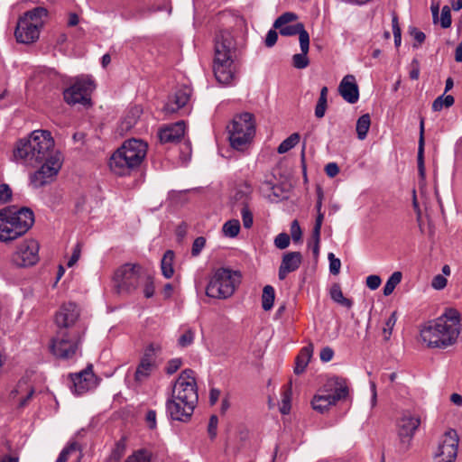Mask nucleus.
Returning a JSON list of instances; mask_svg holds the SVG:
<instances>
[{"label":"nucleus","mask_w":462,"mask_h":462,"mask_svg":"<svg viewBox=\"0 0 462 462\" xmlns=\"http://www.w3.org/2000/svg\"><path fill=\"white\" fill-rule=\"evenodd\" d=\"M14 156L23 163L41 168L30 176L31 185L39 189L52 181L62 166L61 153L55 150L50 131L35 130L27 138L21 139L14 151Z\"/></svg>","instance_id":"obj_1"},{"label":"nucleus","mask_w":462,"mask_h":462,"mask_svg":"<svg viewBox=\"0 0 462 462\" xmlns=\"http://www.w3.org/2000/svg\"><path fill=\"white\" fill-rule=\"evenodd\" d=\"M420 336L430 347L446 348L452 346L458 337H462L460 313L456 309H447L420 331Z\"/></svg>","instance_id":"obj_2"},{"label":"nucleus","mask_w":462,"mask_h":462,"mask_svg":"<svg viewBox=\"0 0 462 462\" xmlns=\"http://www.w3.org/2000/svg\"><path fill=\"white\" fill-rule=\"evenodd\" d=\"M236 51V43L231 32L219 31L215 38L212 67L215 78L220 84L228 85L234 79Z\"/></svg>","instance_id":"obj_3"},{"label":"nucleus","mask_w":462,"mask_h":462,"mask_svg":"<svg viewBox=\"0 0 462 462\" xmlns=\"http://www.w3.org/2000/svg\"><path fill=\"white\" fill-rule=\"evenodd\" d=\"M34 223L29 208L6 207L0 209V241L10 242L26 234Z\"/></svg>","instance_id":"obj_4"},{"label":"nucleus","mask_w":462,"mask_h":462,"mask_svg":"<svg viewBox=\"0 0 462 462\" xmlns=\"http://www.w3.org/2000/svg\"><path fill=\"white\" fill-rule=\"evenodd\" d=\"M241 282V273L228 268L217 269L209 279L206 294L209 298L225 300L231 297Z\"/></svg>","instance_id":"obj_5"},{"label":"nucleus","mask_w":462,"mask_h":462,"mask_svg":"<svg viewBox=\"0 0 462 462\" xmlns=\"http://www.w3.org/2000/svg\"><path fill=\"white\" fill-rule=\"evenodd\" d=\"M87 328H75L68 331H56L51 339V351L60 359H70L79 350Z\"/></svg>","instance_id":"obj_6"},{"label":"nucleus","mask_w":462,"mask_h":462,"mask_svg":"<svg viewBox=\"0 0 462 462\" xmlns=\"http://www.w3.org/2000/svg\"><path fill=\"white\" fill-rule=\"evenodd\" d=\"M228 132L231 146L236 150H244L255 134L254 115L244 112L235 116Z\"/></svg>","instance_id":"obj_7"},{"label":"nucleus","mask_w":462,"mask_h":462,"mask_svg":"<svg viewBox=\"0 0 462 462\" xmlns=\"http://www.w3.org/2000/svg\"><path fill=\"white\" fill-rule=\"evenodd\" d=\"M94 89L95 84L90 78L77 79L73 84L63 90V99L70 106L79 105L88 108L92 106L91 94Z\"/></svg>","instance_id":"obj_8"},{"label":"nucleus","mask_w":462,"mask_h":462,"mask_svg":"<svg viewBox=\"0 0 462 462\" xmlns=\"http://www.w3.org/2000/svg\"><path fill=\"white\" fill-rule=\"evenodd\" d=\"M144 273L139 264L125 263L119 267L114 275V282L118 293H130L135 291Z\"/></svg>","instance_id":"obj_9"},{"label":"nucleus","mask_w":462,"mask_h":462,"mask_svg":"<svg viewBox=\"0 0 462 462\" xmlns=\"http://www.w3.org/2000/svg\"><path fill=\"white\" fill-rule=\"evenodd\" d=\"M171 395L180 402L196 407L199 395L193 370L185 369L180 374L173 385Z\"/></svg>","instance_id":"obj_10"},{"label":"nucleus","mask_w":462,"mask_h":462,"mask_svg":"<svg viewBox=\"0 0 462 462\" xmlns=\"http://www.w3.org/2000/svg\"><path fill=\"white\" fill-rule=\"evenodd\" d=\"M420 424L419 413L405 411L397 420V435L399 439L398 449L400 452H406L410 447L416 430Z\"/></svg>","instance_id":"obj_11"},{"label":"nucleus","mask_w":462,"mask_h":462,"mask_svg":"<svg viewBox=\"0 0 462 462\" xmlns=\"http://www.w3.org/2000/svg\"><path fill=\"white\" fill-rule=\"evenodd\" d=\"M328 385L333 390L332 393L316 394L311 402L315 411L325 412L339 400L345 399L348 394V387L343 378L334 377L328 381Z\"/></svg>","instance_id":"obj_12"},{"label":"nucleus","mask_w":462,"mask_h":462,"mask_svg":"<svg viewBox=\"0 0 462 462\" xmlns=\"http://www.w3.org/2000/svg\"><path fill=\"white\" fill-rule=\"evenodd\" d=\"M39 244L34 239L23 240L11 256V262L19 268L30 267L39 262Z\"/></svg>","instance_id":"obj_13"},{"label":"nucleus","mask_w":462,"mask_h":462,"mask_svg":"<svg viewBox=\"0 0 462 462\" xmlns=\"http://www.w3.org/2000/svg\"><path fill=\"white\" fill-rule=\"evenodd\" d=\"M80 310L74 302H67L60 306L55 316V324L57 331H68L75 328H86L79 319Z\"/></svg>","instance_id":"obj_14"},{"label":"nucleus","mask_w":462,"mask_h":462,"mask_svg":"<svg viewBox=\"0 0 462 462\" xmlns=\"http://www.w3.org/2000/svg\"><path fill=\"white\" fill-rule=\"evenodd\" d=\"M71 392L81 395L97 386V378L93 373L92 365H88L82 371L69 374Z\"/></svg>","instance_id":"obj_15"},{"label":"nucleus","mask_w":462,"mask_h":462,"mask_svg":"<svg viewBox=\"0 0 462 462\" xmlns=\"http://www.w3.org/2000/svg\"><path fill=\"white\" fill-rule=\"evenodd\" d=\"M162 347L159 344L151 343L144 350L143 356L136 368L134 379L142 383L147 379L154 367V356L161 352Z\"/></svg>","instance_id":"obj_16"},{"label":"nucleus","mask_w":462,"mask_h":462,"mask_svg":"<svg viewBox=\"0 0 462 462\" xmlns=\"http://www.w3.org/2000/svg\"><path fill=\"white\" fill-rule=\"evenodd\" d=\"M195 407L192 405L180 402L171 395L166 402V411L171 420L182 422L188 421L194 411Z\"/></svg>","instance_id":"obj_17"},{"label":"nucleus","mask_w":462,"mask_h":462,"mask_svg":"<svg viewBox=\"0 0 462 462\" xmlns=\"http://www.w3.org/2000/svg\"><path fill=\"white\" fill-rule=\"evenodd\" d=\"M109 167L118 176L129 175L138 168L135 162L119 148L110 157Z\"/></svg>","instance_id":"obj_18"},{"label":"nucleus","mask_w":462,"mask_h":462,"mask_svg":"<svg viewBox=\"0 0 462 462\" xmlns=\"http://www.w3.org/2000/svg\"><path fill=\"white\" fill-rule=\"evenodd\" d=\"M14 35L18 42L25 44L34 42L40 35L38 23L29 21L28 18H19Z\"/></svg>","instance_id":"obj_19"},{"label":"nucleus","mask_w":462,"mask_h":462,"mask_svg":"<svg viewBox=\"0 0 462 462\" xmlns=\"http://www.w3.org/2000/svg\"><path fill=\"white\" fill-rule=\"evenodd\" d=\"M457 446L458 436L457 431L454 430H448L444 433L435 457L456 459L457 454Z\"/></svg>","instance_id":"obj_20"},{"label":"nucleus","mask_w":462,"mask_h":462,"mask_svg":"<svg viewBox=\"0 0 462 462\" xmlns=\"http://www.w3.org/2000/svg\"><path fill=\"white\" fill-rule=\"evenodd\" d=\"M147 143L141 139H129L119 147L139 167L147 153Z\"/></svg>","instance_id":"obj_21"},{"label":"nucleus","mask_w":462,"mask_h":462,"mask_svg":"<svg viewBox=\"0 0 462 462\" xmlns=\"http://www.w3.org/2000/svg\"><path fill=\"white\" fill-rule=\"evenodd\" d=\"M338 92L345 101L349 104L356 103L359 99V89L355 76H345L338 86Z\"/></svg>","instance_id":"obj_22"},{"label":"nucleus","mask_w":462,"mask_h":462,"mask_svg":"<svg viewBox=\"0 0 462 462\" xmlns=\"http://www.w3.org/2000/svg\"><path fill=\"white\" fill-rule=\"evenodd\" d=\"M191 90L189 87L183 86L178 88L169 102L164 105L162 110L166 114H172L182 108L189 102Z\"/></svg>","instance_id":"obj_23"},{"label":"nucleus","mask_w":462,"mask_h":462,"mask_svg":"<svg viewBox=\"0 0 462 462\" xmlns=\"http://www.w3.org/2000/svg\"><path fill=\"white\" fill-rule=\"evenodd\" d=\"M301 261L302 256L300 252H290L284 254L279 268V279L284 280L289 273L296 271L300 267Z\"/></svg>","instance_id":"obj_24"},{"label":"nucleus","mask_w":462,"mask_h":462,"mask_svg":"<svg viewBox=\"0 0 462 462\" xmlns=\"http://www.w3.org/2000/svg\"><path fill=\"white\" fill-rule=\"evenodd\" d=\"M185 133V124L183 121L162 128L158 136L162 143L179 142Z\"/></svg>","instance_id":"obj_25"},{"label":"nucleus","mask_w":462,"mask_h":462,"mask_svg":"<svg viewBox=\"0 0 462 462\" xmlns=\"http://www.w3.org/2000/svg\"><path fill=\"white\" fill-rule=\"evenodd\" d=\"M23 394L18 400V408L23 409L26 407L34 394V389L26 385L25 382H19L17 387L14 389L10 395L13 399L16 396Z\"/></svg>","instance_id":"obj_26"},{"label":"nucleus","mask_w":462,"mask_h":462,"mask_svg":"<svg viewBox=\"0 0 462 462\" xmlns=\"http://www.w3.org/2000/svg\"><path fill=\"white\" fill-rule=\"evenodd\" d=\"M300 47L301 52L292 56V64L296 69H302L307 68L310 64V60L307 56L310 49V40H305L302 36Z\"/></svg>","instance_id":"obj_27"},{"label":"nucleus","mask_w":462,"mask_h":462,"mask_svg":"<svg viewBox=\"0 0 462 462\" xmlns=\"http://www.w3.org/2000/svg\"><path fill=\"white\" fill-rule=\"evenodd\" d=\"M313 352L312 345H309L304 346L298 356L296 357L294 373L296 374H300L304 372L306 366L308 365Z\"/></svg>","instance_id":"obj_28"},{"label":"nucleus","mask_w":462,"mask_h":462,"mask_svg":"<svg viewBox=\"0 0 462 462\" xmlns=\"http://www.w3.org/2000/svg\"><path fill=\"white\" fill-rule=\"evenodd\" d=\"M280 33L283 36H292L299 34V41L301 42L302 36L305 40H310L309 32L305 30L303 23H297L295 24H286L279 27Z\"/></svg>","instance_id":"obj_29"},{"label":"nucleus","mask_w":462,"mask_h":462,"mask_svg":"<svg viewBox=\"0 0 462 462\" xmlns=\"http://www.w3.org/2000/svg\"><path fill=\"white\" fill-rule=\"evenodd\" d=\"M174 253L171 250H167L161 261L162 273L166 279H170L174 274L173 269Z\"/></svg>","instance_id":"obj_30"},{"label":"nucleus","mask_w":462,"mask_h":462,"mask_svg":"<svg viewBox=\"0 0 462 462\" xmlns=\"http://www.w3.org/2000/svg\"><path fill=\"white\" fill-rule=\"evenodd\" d=\"M424 121L421 120L420 124V139H419V146H418V154H417V162H418V170L420 175L421 177L424 176Z\"/></svg>","instance_id":"obj_31"},{"label":"nucleus","mask_w":462,"mask_h":462,"mask_svg":"<svg viewBox=\"0 0 462 462\" xmlns=\"http://www.w3.org/2000/svg\"><path fill=\"white\" fill-rule=\"evenodd\" d=\"M371 125V118L369 114L361 116L356 122V134L359 140H365Z\"/></svg>","instance_id":"obj_32"},{"label":"nucleus","mask_w":462,"mask_h":462,"mask_svg":"<svg viewBox=\"0 0 462 462\" xmlns=\"http://www.w3.org/2000/svg\"><path fill=\"white\" fill-rule=\"evenodd\" d=\"M275 291L273 286L265 285L262 295V307L264 310H270L274 302Z\"/></svg>","instance_id":"obj_33"},{"label":"nucleus","mask_w":462,"mask_h":462,"mask_svg":"<svg viewBox=\"0 0 462 462\" xmlns=\"http://www.w3.org/2000/svg\"><path fill=\"white\" fill-rule=\"evenodd\" d=\"M126 448L125 438L120 439L115 445L110 456L106 462H119L122 457L125 455Z\"/></svg>","instance_id":"obj_34"},{"label":"nucleus","mask_w":462,"mask_h":462,"mask_svg":"<svg viewBox=\"0 0 462 462\" xmlns=\"http://www.w3.org/2000/svg\"><path fill=\"white\" fill-rule=\"evenodd\" d=\"M300 141V134L298 133L291 134L288 138L283 140L277 148L280 154L285 153L292 149Z\"/></svg>","instance_id":"obj_35"},{"label":"nucleus","mask_w":462,"mask_h":462,"mask_svg":"<svg viewBox=\"0 0 462 462\" xmlns=\"http://www.w3.org/2000/svg\"><path fill=\"white\" fill-rule=\"evenodd\" d=\"M402 278V274L401 272H394L387 280L384 287H383V295L389 296L391 295L396 286L401 282Z\"/></svg>","instance_id":"obj_36"},{"label":"nucleus","mask_w":462,"mask_h":462,"mask_svg":"<svg viewBox=\"0 0 462 462\" xmlns=\"http://www.w3.org/2000/svg\"><path fill=\"white\" fill-rule=\"evenodd\" d=\"M47 15V10L43 7H36L30 11H27L21 18H28L29 21L38 23V26L42 24V18Z\"/></svg>","instance_id":"obj_37"},{"label":"nucleus","mask_w":462,"mask_h":462,"mask_svg":"<svg viewBox=\"0 0 462 462\" xmlns=\"http://www.w3.org/2000/svg\"><path fill=\"white\" fill-rule=\"evenodd\" d=\"M77 451H79V445L76 441L69 442L60 453L56 462H67L69 459V457L76 453Z\"/></svg>","instance_id":"obj_38"},{"label":"nucleus","mask_w":462,"mask_h":462,"mask_svg":"<svg viewBox=\"0 0 462 462\" xmlns=\"http://www.w3.org/2000/svg\"><path fill=\"white\" fill-rule=\"evenodd\" d=\"M240 231V223L237 219L226 221L223 226V232L226 236L236 237Z\"/></svg>","instance_id":"obj_39"},{"label":"nucleus","mask_w":462,"mask_h":462,"mask_svg":"<svg viewBox=\"0 0 462 462\" xmlns=\"http://www.w3.org/2000/svg\"><path fill=\"white\" fill-rule=\"evenodd\" d=\"M125 462H151V453L146 449H139L129 456Z\"/></svg>","instance_id":"obj_40"},{"label":"nucleus","mask_w":462,"mask_h":462,"mask_svg":"<svg viewBox=\"0 0 462 462\" xmlns=\"http://www.w3.org/2000/svg\"><path fill=\"white\" fill-rule=\"evenodd\" d=\"M392 27H393V38H394V44L396 47H399L402 42V31H401V27L399 25L398 16L395 13H393V15H392Z\"/></svg>","instance_id":"obj_41"},{"label":"nucleus","mask_w":462,"mask_h":462,"mask_svg":"<svg viewBox=\"0 0 462 462\" xmlns=\"http://www.w3.org/2000/svg\"><path fill=\"white\" fill-rule=\"evenodd\" d=\"M143 280H144V287H143L144 297L147 299L152 298L155 292L153 278L149 274H144L143 277Z\"/></svg>","instance_id":"obj_42"},{"label":"nucleus","mask_w":462,"mask_h":462,"mask_svg":"<svg viewBox=\"0 0 462 462\" xmlns=\"http://www.w3.org/2000/svg\"><path fill=\"white\" fill-rule=\"evenodd\" d=\"M297 19V15L293 13H284L282 14L281 16H279L274 23H273V27L274 28H279V27H282L283 25H286L293 21H295Z\"/></svg>","instance_id":"obj_43"},{"label":"nucleus","mask_w":462,"mask_h":462,"mask_svg":"<svg viewBox=\"0 0 462 462\" xmlns=\"http://www.w3.org/2000/svg\"><path fill=\"white\" fill-rule=\"evenodd\" d=\"M241 217L244 227L251 228L254 223V217L248 206H243V208H241Z\"/></svg>","instance_id":"obj_44"},{"label":"nucleus","mask_w":462,"mask_h":462,"mask_svg":"<svg viewBox=\"0 0 462 462\" xmlns=\"http://www.w3.org/2000/svg\"><path fill=\"white\" fill-rule=\"evenodd\" d=\"M451 11L448 5H444L441 10L440 25L442 28L447 29L451 25Z\"/></svg>","instance_id":"obj_45"},{"label":"nucleus","mask_w":462,"mask_h":462,"mask_svg":"<svg viewBox=\"0 0 462 462\" xmlns=\"http://www.w3.org/2000/svg\"><path fill=\"white\" fill-rule=\"evenodd\" d=\"M194 341V332L191 329L186 330L178 339V345L181 347L190 346Z\"/></svg>","instance_id":"obj_46"},{"label":"nucleus","mask_w":462,"mask_h":462,"mask_svg":"<svg viewBox=\"0 0 462 462\" xmlns=\"http://www.w3.org/2000/svg\"><path fill=\"white\" fill-rule=\"evenodd\" d=\"M329 261V272L330 273L337 275L340 272L341 262L335 256L333 253H329L328 255Z\"/></svg>","instance_id":"obj_47"},{"label":"nucleus","mask_w":462,"mask_h":462,"mask_svg":"<svg viewBox=\"0 0 462 462\" xmlns=\"http://www.w3.org/2000/svg\"><path fill=\"white\" fill-rule=\"evenodd\" d=\"M12 195L13 192L8 184H0V203L5 204L9 202L12 199Z\"/></svg>","instance_id":"obj_48"},{"label":"nucleus","mask_w":462,"mask_h":462,"mask_svg":"<svg viewBox=\"0 0 462 462\" xmlns=\"http://www.w3.org/2000/svg\"><path fill=\"white\" fill-rule=\"evenodd\" d=\"M182 365V360L180 358H173L168 361L165 366V372L167 374H173Z\"/></svg>","instance_id":"obj_49"},{"label":"nucleus","mask_w":462,"mask_h":462,"mask_svg":"<svg viewBox=\"0 0 462 462\" xmlns=\"http://www.w3.org/2000/svg\"><path fill=\"white\" fill-rule=\"evenodd\" d=\"M290 245V236L286 233L279 234L274 239V245L279 249H285Z\"/></svg>","instance_id":"obj_50"},{"label":"nucleus","mask_w":462,"mask_h":462,"mask_svg":"<svg viewBox=\"0 0 462 462\" xmlns=\"http://www.w3.org/2000/svg\"><path fill=\"white\" fill-rule=\"evenodd\" d=\"M205 245L206 239L203 236L197 237L192 244L191 254L193 256H198L204 248Z\"/></svg>","instance_id":"obj_51"},{"label":"nucleus","mask_w":462,"mask_h":462,"mask_svg":"<svg viewBox=\"0 0 462 462\" xmlns=\"http://www.w3.org/2000/svg\"><path fill=\"white\" fill-rule=\"evenodd\" d=\"M218 424V419L217 415H211L208 421V432L210 439H215L217 436V429Z\"/></svg>","instance_id":"obj_52"},{"label":"nucleus","mask_w":462,"mask_h":462,"mask_svg":"<svg viewBox=\"0 0 462 462\" xmlns=\"http://www.w3.org/2000/svg\"><path fill=\"white\" fill-rule=\"evenodd\" d=\"M291 410V389H288L284 392L282 397V405L280 408V411L282 414H288Z\"/></svg>","instance_id":"obj_53"},{"label":"nucleus","mask_w":462,"mask_h":462,"mask_svg":"<svg viewBox=\"0 0 462 462\" xmlns=\"http://www.w3.org/2000/svg\"><path fill=\"white\" fill-rule=\"evenodd\" d=\"M330 297L337 303H339L344 299L342 290L338 284H334L331 287Z\"/></svg>","instance_id":"obj_54"},{"label":"nucleus","mask_w":462,"mask_h":462,"mask_svg":"<svg viewBox=\"0 0 462 462\" xmlns=\"http://www.w3.org/2000/svg\"><path fill=\"white\" fill-rule=\"evenodd\" d=\"M301 229L297 220H293L291 225V236L293 241H299L301 238Z\"/></svg>","instance_id":"obj_55"},{"label":"nucleus","mask_w":462,"mask_h":462,"mask_svg":"<svg viewBox=\"0 0 462 462\" xmlns=\"http://www.w3.org/2000/svg\"><path fill=\"white\" fill-rule=\"evenodd\" d=\"M381 282H382V280H381L380 276L375 275V274L369 275L366 278V286L370 290H373V291L376 290L380 286Z\"/></svg>","instance_id":"obj_56"},{"label":"nucleus","mask_w":462,"mask_h":462,"mask_svg":"<svg viewBox=\"0 0 462 462\" xmlns=\"http://www.w3.org/2000/svg\"><path fill=\"white\" fill-rule=\"evenodd\" d=\"M277 40H278V33L276 32L275 30H269L267 34H266V37H265V45L266 47H273L276 42H277Z\"/></svg>","instance_id":"obj_57"},{"label":"nucleus","mask_w":462,"mask_h":462,"mask_svg":"<svg viewBox=\"0 0 462 462\" xmlns=\"http://www.w3.org/2000/svg\"><path fill=\"white\" fill-rule=\"evenodd\" d=\"M446 285H447V279L440 274L436 275L433 278L432 282H431V286L436 290H441V289L445 288Z\"/></svg>","instance_id":"obj_58"},{"label":"nucleus","mask_w":462,"mask_h":462,"mask_svg":"<svg viewBox=\"0 0 462 462\" xmlns=\"http://www.w3.org/2000/svg\"><path fill=\"white\" fill-rule=\"evenodd\" d=\"M328 101L318 100L315 107V116L318 118H322L325 116Z\"/></svg>","instance_id":"obj_59"},{"label":"nucleus","mask_w":462,"mask_h":462,"mask_svg":"<svg viewBox=\"0 0 462 462\" xmlns=\"http://www.w3.org/2000/svg\"><path fill=\"white\" fill-rule=\"evenodd\" d=\"M81 253V246L79 244H77L73 249L72 255L70 259L68 262V266L71 267L73 266L79 259Z\"/></svg>","instance_id":"obj_60"},{"label":"nucleus","mask_w":462,"mask_h":462,"mask_svg":"<svg viewBox=\"0 0 462 462\" xmlns=\"http://www.w3.org/2000/svg\"><path fill=\"white\" fill-rule=\"evenodd\" d=\"M145 420L148 427L152 430L156 428V411L153 410H149L145 416Z\"/></svg>","instance_id":"obj_61"},{"label":"nucleus","mask_w":462,"mask_h":462,"mask_svg":"<svg viewBox=\"0 0 462 462\" xmlns=\"http://www.w3.org/2000/svg\"><path fill=\"white\" fill-rule=\"evenodd\" d=\"M397 318H396V312H393L391 316L386 320L385 326L386 328H383L384 333H388L391 335L393 328L394 327L396 323Z\"/></svg>","instance_id":"obj_62"},{"label":"nucleus","mask_w":462,"mask_h":462,"mask_svg":"<svg viewBox=\"0 0 462 462\" xmlns=\"http://www.w3.org/2000/svg\"><path fill=\"white\" fill-rule=\"evenodd\" d=\"M325 172L328 177H335L339 172V168L336 162H329L325 166Z\"/></svg>","instance_id":"obj_63"},{"label":"nucleus","mask_w":462,"mask_h":462,"mask_svg":"<svg viewBox=\"0 0 462 462\" xmlns=\"http://www.w3.org/2000/svg\"><path fill=\"white\" fill-rule=\"evenodd\" d=\"M334 356V351L331 347L326 346L320 351V359L323 362H329Z\"/></svg>","instance_id":"obj_64"}]
</instances>
